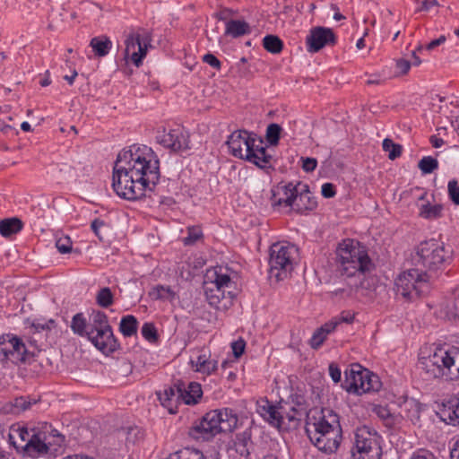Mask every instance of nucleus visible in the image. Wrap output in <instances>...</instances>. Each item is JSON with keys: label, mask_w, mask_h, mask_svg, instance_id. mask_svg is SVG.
<instances>
[{"label": "nucleus", "mask_w": 459, "mask_h": 459, "mask_svg": "<svg viewBox=\"0 0 459 459\" xmlns=\"http://www.w3.org/2000/svg\"><path fill=\"white\" fill-rule=\"evenodd\" d=\"M281 127L280 125L273 123L270 124L266 128L265 138L267 143L275 146L279 143V140L281 137Z\"/></svg>", "instance_id": "nucleus-44"}, {"label": "nucleus", "mask_w": 459, "mask_h": 459, "mask_svg": "<svg viewBox=\"0 0 459 459\" xmlns=\"http://www.w3.org/2000/svg\"><path fill=\"white\" fill-rule=\"evenodd\" d=\"M25 452L30 457L48 454L51 450L48 444L41 440L38 434H33L25 446Z\"/></svg>", "instance_id": "nucleus-29"}, {"label": "nucleus", "mask_w": 459, "mask_h": 459, "mask_svg": "<svg viewBox=\"0 0 459 459\" xmlns=\"http://www.w3.org/2000/svg\"><path fill=\"white\" fill-rule=\"evenodd\" d=\"M443 207L441 204L431 205L430 204H423L420 210V215L428 220L441 217Z\"/></svg>", "instance_id": "nucleus-41"}, {"label": "nucleus", "mask_w": 459, "mask_h": 459, "mask_svg": "<svg viewBox=\"0 0 459 459\" xmlns=\"http://www.w3.org/2000/svg\"><path fill=\"white\" fill-rule=\"evenodd\" d=\"M336 37L330 28L315 27L311 29L309 35L307 36V50L309 53H316L328 45H334Z\"/></svg>", "instance_id": "nucleus-17"}, {"label": "nucleus", "mask_w": 459, "mask_h": 459, "mask_svg": "<svg viewBox=\"0 0 459 459\" xmlns=\"http://www.w3.org/2000/svg\"><path fill=\"white\" fill-rule=\"evenodd\" d=\"M251 33L249 23L241 20H230L226 22L225 35L233 39Z\"/></svg>", "instance_id": "nucleus-31"}, {"label": "nucleus", "mask_w": 459, "mask_h": 459, "mask_svg": "<svg viewBox=\"0 0 459 459\" xmlns=\"http://www.w3.org/2000/svg\"><path fill=\"white\" fill-rule=\"evenodd\" d=\"M255 141H257L255 134L247 130H236L228 137L226 143L234 157L245 160L246 149L254 146Z\"/></svg>", "instance_id": "nucleus-16"}, {"label": "nucleus", "mask_w": 459, "mask_h": 459, "mask_svg": "<svg viewBox=\"0 0 459 459\" xmlns=\"http://www.w3.org/2000/svg\"><path fill=\"white\" fill-rule=\"evenodd\" d=\"M37 400L30 396H20L13 399L12 406L13 412L20 413L30 410L32 404H36Z\"/></svg>", "instance_id": "nucleus-38"}, {"label": "nucleus", "mask_w": 459, "mask_h": 459, "mask_svg": "<svg viewBox=\"0 0 459 459\" xmlns=\"http://www.w3.org/2000/svg\"><path fill=\"white\" fill-rule=\"evenodd\" d=\"M337 325L338 322H327L319 328H317L314 332L309 341L311 348L315 350L320 348L321 345L324 343L325 340L326 339L327 335L333 333Z\"/></svg>", "instance_id": "nucleus-30"}, {"label": "nucleus", "mask_w": 459, "mask_h": 459, "mask_svg": "<svg viewBox=\"0 0 459 459\" xmlns=\"http://www.w3.org/2000/svg\"><path fill=\"white\" fill-rule=\"evenodd\" d=\"M157 141L160 144L163 145L175 152H179L190 149L189 146V134L183 128L177 127L169 129V131L163 130L157 135Z\"/></svg>", "instance_id": "nucleus-15"}, {"label": "nucleus", "mask_w": 459, "mask_h": 459, "mask_svg": "<svg viewBox=\"0 0 459 459\" xmlns=\"http://www.w3.org/2000/svg\"><path fill=\"white\" fill-rule=\"evenodd\" d=\"M299 186L300 191L297 201V212L303 213L307 211L315 210L317 206V201L310 192L308 185L299 182Z\"/></svg>", "instance_id": "nucleus-25"}, {"label": "nucleus", "mask_w": 459, "mask_h": 459, "mask_svg": "<svg viewBox=\"0 0 459 459\" xmlns=\"http://www.w3.org/2000/svg\"><path fill=\"white\" fill-rule=\"evenodd\" d=\"M85 325L82 326L87 333H94L98 329L102 328L105 325H108V316L101 310L93 309L88 318L84 316Z\"/></svg>", "instance_id": "nucleus-27"}, {"label": "nucleus", "mask_w": 459, "mask_h": 459, "mask_svg": "<svg viewBox=\"0 0 459 459\" xmlns=\"http://www.w3.org/2000/svg\"><path fill=\"white\" fill-rule=\"evenodd\" d=\"M306 433L310 441L325 454L335 453L342 438L339 416L330 409H321L308 418Z\"/></svg>", "instance_id": "nucleus-2"}, {"label": "nucleus", "mask_w": 459, "mask_h": 459, "mask_svg": "<svg viewBox=\"0 0 459 459\" xmlns=\"http://www.w3.org/2000/svg\"><path fill=\"white\" fill-rule=\"evenodd\" d=\"M263 47L272 54H280L283 48V42L278 36L270 34L263 39Z\"/></svg>", "instance_id": "nucleus-35"}, {"label": "nucleus", "mask_w": 459, "mask_h": 459, "mask_svg": "<svg viewBox=\"0 0 459 459\" xmlns=\"http://www.w3.org/2000/svg\"><path fill=\"white\" fill-rule=\"evenodd\" d=\"M358 290V284H346L344 287L334 289L329 292L332 299L338 298L341 299H351L354 297Z\"/></svg>", "instance_id": "nucleus-37"}, {"label": "nucleus", "mask_w": 459, "mask_h": 459, "mask_svg": "<svg viewBox=\"0 0 459 459\" xmlns=\"http://www.w3.org/2000/svg\"><path fill=\"white\" fill-rule=\"evenodd\" d=\"M354 320V314H352L351 311H342L338 317H336L334 320H332L331 322H338L340 323H347L351 324Z\"/></svg>", "instance_id": "nucleus-60"}, {"label": "nucleus", "mask_w": 459, "mask_h": 459, "mask_svg": "<svg viewBox=\"0 0 459 459\" xmlns=\"http://www.w3.org/2000/svg\"><path fill=\"white\" fill-rule=\"evenodd\" d=\"M186 231L187 236L183 238L185 246H193L204 238L203 230L198 225L187 227Z\"/></svg>", "instance_id": "nucleus-42"}, {"label": "nucleus", "mask_w": 459, "mask_h": 459, "mask_svg": "<svg viewBox=\"0 0 459 459\" xmlns=\"http://www.w3.org/2000/svg\"><path fill=\"white\" fill-rule=\"evenodd\" d=\"M298 255V248L287 242L273 243L270 247L269 273L271 277L281 281L293 270V264Z\"/></svg>", "instance_id": "nucleus-8"}, {"label": "nucleus", "mask_w": 459, "mask_h": 459, "mask_svg": "<svg viewBox=\"0 0 459 459\" xmlns=\"http://www.w3.org/2000/svg\"><path fill=\"white\" fill-rule=\"evenodd\" d=\"M441 419L447 424L459 425V392L443 400L439 408Z\"/></svg>", "instance_id": "nucleus-19"}, {"label": "nucleus", "mask_w": 459, "mask_h": 459, "mask_svg": "<svg viewBox=\"0 0 459 459\" xmlns=\"http://www.w3.org/2000/svg\"><path fill=\"white\" fill-rule=\"evenodd\" d=\"M422 369L434 379L459 382V348L437 347L429 357L420 361Z\"/></svg>", "instance_id": "nucleus-3"}, {"label": "nucleus", "mask_w": 459, "mask_h": 459, "mask_svg": "<svg viewBox=\"0 0 459 459\" xmlns=\"http://www.w3.org/2000/svg\"><path fill=\"white\" fill-rule=\"evenodd\" d=\"M283 415H284V425L282 426V429H292L299 427L300 421L305 418L306 416H299V412L294 411L293 409H290L289 411H286L283 409Z\"/></svg>", "instance_id": "nucleus-36"}, {"label": "nucleus", "mask_w": 459, "mask_h": 459, "mask_svg": "<svg viewBox=\"0 0 459 459\" xmlns=\"http://www.w3.org/2000/svg\"><path fill=\"white\" fill-rule=\"evenodd\" d=\"M451 459H459V437L455 441L450 451Z\"/></svg>", "instance_id": "nucleus-64"}, {"label": "nucleus", "mask_w": 459, "mask_h": 459, "mask_svg": "<svg viewBox=\"0 0 459 459\" xmlns=\"http://www.w3.org/2000/svg\"><path fill=\"white\" fill-rule=\"evenodd\" d=\"M56 247L59 253L68 254L72 251L73 242L68 236H63L56 239Z\"/></svg>", "instance_id": "nucleus-50"}, {"label": "nucleus", "mask_w": 459, "mask_h": 459, "mask_svg": "<svg viewBox=\"0 0 459 459\" xmlns=\"http://www.w3.org/2000/svg\"><path fill=\"white\" fill-rule=\"evenodd\" d=\"M415 260L418 265L436 271L451 260V251L446 249L444 243L432 238L420 243Z\"/></svg>", "instance_id": "nucleus-10"}, {"label": "nucleus", "mask_w": 459, "mask_h": 459, "mask_svg": "<svg viewBox=\"0 0 459 459\" xmlns=\"http://www.w3.org/2000/svg\"><path fill=\"white\" fill-rule=\"evenodd\" d=\"M286 190L289 191V196L286 198H271V203L273 207L280 206H288L292 207L295 212H297V201L299 196V182L294 184L293 182H289L286 184Z\"/></svg>", "instance_id": "nucleus-26"}, {"label": "nucleus", "mask_w": 459, "mask_h": 459, "mask_svg": "<svg viewBox=\"0 0 459 459\" xmlns=\"http://www.w3.org/2000/svg\"><path fill=\"white\" fill-rule=\"evenodd\" d=\"M245 347L246 342L242 338H239L238 341L233 342L231 343V348L234 356L236 358H239L244 353Z\"/></svg>", "instance_id": "nucleus-56"}, {"label": "nucleus", "mask_w": 459, "mask_h": 459, "mask_svg": "<svg viewBox=\"0 0 459 459\" xmlns=\"http://www.w3.org/2000/svg\"><path fill=\"white\" fill-rule=\"evenodd\" d=\"M321 194L325 198L333 197L336 195L335 186L332 183L323 184Z\"/></svg>", "instance_id": "nucleus-59"}, {"label": "nucleus", "mask_w": 459, "mask_h": 459, "mask_svg": "<svg viewBox=\"0 0 459 459\" xmlns=\"http://www.w3.org/2000/svg\"><path fill=\"white\" fill-rule=\"evenodd\" d=\"M84 325V314L82 312L75 314L70 325L74 333L87 338L103 354L108 355L119 349V342L114 335L110 324L105 325L102 328L95 331L94 333H87L82 327Z\"/></svg>", "instance_id": "nucleus-6"}, {"label": "nucleus", "mask_w": 459, "mask_h": 459, "mask_svg": "<svg viewBox=\"0 0 459 459\" xmlns=\"http://www.w3.org/2000/svg\"><path fill=\"white\" fill-rule=\"evenodd\" d=\"M204 291L206 298L207 302L212 307H219L220 303L224 299H229L230 301L233 299L234 295L231 290H227L219 286H214V284L210 283L209 281H204Z\"/></svg>", "instance_id": "nucleus-23"}, {"label": "nucleus", "mask_w": 459, "mask_h": 459, "mask_svg": "<svg viewBox=\"0 0 459 459\" xmlns=\"http://www.w3.org/2000/svg\"><path fill=\"white\" fill-rule=\"evenodd\" d=\"M238 419L233 410L223 408L206 412L189 428L188 435L195 440H209L221 432H230Z\"/></svg>", "instance_id": "nucleus-4"}, {"label": "nucleus", "mask_w": 459, "mask_h": 459, "mask_svg": "<svg viewBox=\"0 0 459 459\" xmlns=\"http://www.w3.org/2000/svg\"><path fill=\"white\" fill-rule=\"evenodd\" d=\"M290 409L299 412V416H306V423L308 422L310 416H315L318 409L308 410V404L306 397L303 394L294 393L290 395Z\"/></svg>", "instance_id": "nucleus-28"}, {"label": "nucleus", "mask_w": 459, "mask_h": 459, "mask_svg": "<svg viewBox=\"0 0 459 459\" xmlns=\"http://www.w3.org/2000/svg\"><path fill=\"white\" fill-rule=\"evenodd\" d=\"M90 46L92 48L96 56H105L109 53L112 48V42L108 37L103 35L92 38Z\"/></svg>", "instance_id": "nucleus-33"}, {"label": "nucleus", "mask_w": 459, "mask_h": 459, "mask_svg": "<svg viewBox=\"0 0 459 459\" xmlns=\"http://www.w3.org/2000/svg\"><path fill=\"white\" fill-rule=\"evenodd\" d=\"M152 32L145 29L141 28L136 32L129 33L125 40V59H129L136 67H140L148 49L152 48Z\"/></svg>", "instance_id": "nucleus-12"}, {"label": "nucleus", "mask_w": 459, "mask_h": 459, "mask_svg": "<svg viewBox=\"0 0 459 459\" xmlns=\"http://www.w3.org/2000/svg\"><path fill=\"white\" fill-rule=\"evenodd\" d=\"M382 147L384 152H388V158L391 160H394L402 155L403 146L399 143H395L390 138L384 139Z\"/></svg>", "instance_id": "nucleus-40"}, {"label": "nucleus", "mask_w": 459, "mask_h": 459, "mask_svg": "<svg viewBox=\"0 0 459 459\" xmlns=\"http://www.w3.org/2000/svg\"><path fill=\"white\" fill-rule=\"evenodd\" d=\"M344 382L342 386L349 393L361 395L366 393L377 392L382 383L377 375L358 363L350 365L344 371Z\"/></svg>", "instance_id": "nucleus-7"}, {"label": "nucleus", "mask_w": 459, "mask_h": 459, "mask_svg": "<svg viewBox=\"0 0 459 459\" xmlns=\"http://www.w3.org/2000/svg\"><path fill=\"white\" fill-rule=\"evenodd\" d=\"M301 160H302V169L306 172H313L317 166V160L315 158L301 157Z\"/></svg>", "instance_id": "nucleus-54"}, {"label": "nucleus", "mask_w": 459, "mask_h": 459, "mask_svg": "<svg viewBox=\"0 0 459 459\" xmlns=\"http://www.w3.org/2000/svg\"><path fill=\"white\" fill-rule=\"evenodd\" d=\"M256 412L274 428L281 429L284 425L283 407L274 405L266 397L257 400Z\"/></svg>", "instance_id": "nucleus-18"}, {"label": "nucleus", "mask_w": 459, "mask_h": 459, "mask_svg": "<svg viewBox=\"0 0 459 459\" xmlns=\"http://www.w3.org/2000/svg\"><path fill=\"white\" fill-rule=\"evenodd\" d=\"M34 352L30 351L22 339L13 333L0 335V364L6 368L9 363L15 366L30 364Z\"/></svg>", "instance_id": "nucleus-9"}, {"label": "nucleus", "mask_w": 459, "mask_h": 459, "mask_svg": "<svg viewBox=\"0 0 459 459\" xmlns=\"http://www.w3.org/2000/svg\"><path fill=\"white\" fill-rule=\"evenodd\" d=\"M438 2L437 0H423L420 6L417 9V12H428L433 6H437Z\"/></svg>", "instance_id": "nucleus-63"}, {"label": "nucleus", "mask_w": 459, "mask_h": 459, "mask_svg": "<svg viewBox=\"0 0 459 459\" xmlns=\"http://www.w3.org/2000/svg\"><path fill=\"white\" fill-rule=\"evenodd\" d=\"M230 269L224 266H215L212 269L207 270L205 274V280L209 281L210 283L214 284V286H219L227 290H230L234 288V281H232L230 273Z\"/></svg>", "instance_id": "nucleus-21"}, {"label": "nucleus", "mask_w": 459, "mask_h": 459, "mask_svg": "<svg viewBox=\"0 0 459 459\" xmlns=\"http://www.w3.org/2000/svg\"><path fill=\"white\" fill-rule=\"evenodd\" d=\"M96 303L104 308H107L113 305L114 295L108 287H103L99 290L96 294Z\"/></svg>", "instance_id": "nucleus-39"}, {"label": "nucleus", "mask_w": 459, "mask_h": 459, "mask_svg": "<svg viewBox=\"0 0 459 459\" xmlns=\"http://www.w3.org/2000/svg\"><path fill=\"white\" fill-rule=\"evenodd\" d=\"M411 62L405 59H398L396 61V67L400 70L403 74H406L411 68Z\"/></svg>", "instance_id": "nucleus-62"}, {"label": "nucleus", "mask_w": 459, "mask_h": 459, "mask_svg": "<svg viewBox=\"0 0 459 459\" xmlns=\"http://www.w3.org/2000/svg\"><path fill=\"white\" fill-rule=\"evenodd\" d=\"M336 268L342 276L364 274L372 268V262L365 247L359 241L345 239L336 249Z\"/></svg>", "instance_id": "nucleus-5"}, {"label": "nucleus", "mask_w": 459, "mask_h": 459, "mask_svg": "<svg viewBox=\"0 0 459 459\" xmlns=\"http://www.w3.org/2000/svg\"><path fill=\"white\" fill-rule=\"evenodd\" d=\"M245 160L266 173L275 169L274 165L277 161L274 156L270 153L268 147L264 145L263 139L258 136L257 141L254 143V146L246 149Z\"/></svg>", "instance_id": "nucleus-14"}, {"label": "nucleus", "mask_w": 459, "mask_h": 459, "mask_svg": "<svg viewBox=\"0 0 459 459\" xmlns=\"http://www.w3.org/2000/svg\"><path fill=\"white\" fill-rule=\"evenodd\" d=\"M143 431L142 429L134 426L127 429L126 432V442L127 443H136L143 438Z\"/></svg>", "instance_id": "nucleus-51"}, {"label": "nucleus", "mask_w": 459, "mask_h": 459, "mask_svg": "<svg viewBox=\"0 0 459 459\" xmlns=\"http://www.w3.org/2000/svg\"><path fill=\"white\" fill-rule=\"evenodd\" d=\"M138 320L133 315L124 316L119 324V331L125 337H132L137 333Z\"/></svg>", "instance_id": "nucleus-34"}, {"label": "nucleus", "mask_w": 459, "mask_h": 459, "mask_svg": "<svg viewBox=\"0 0 459 459\" xmlns=\"http://www.w3.org/2000/svg\"><path fill=\"white\" fill-rule=\"evenodd\" d=\"M329 375L334 383H338L342 378V371L336 363H330Z\"/></svg>", "instance_id": "nucleus-58"}, {"label": "nucleus", "mask_w": 459, "mask_h": 459, "mask_svg": "<svg viewBox=\"0 0 459 459\" xmlns=\"http://www.w3.org/2000/svg\"><path fill=\"white\" fill-rule=\"evenodd\" d=\"M180 392L178 381L173 386L166 388L163 393L157 394L161 405L167 408L170 414H176L178 411V406L182 396Z\"/></svg>", "instance_id": "nucleus-22"}, {"label": "nucleus", "mask_w": 459, "mask_h": 459, "mask_svg": "<svg viewBox=\"0 0 459 459\" xmlns=\"http://www.w3.org/2000/svg\"><path fill=\"white\" fill-rule=\"evenodd\" d=\"M422 174H430L438 168V161L431 156L423 157L418 164Z\"/></svg>", "instance_id": "nucleus-46"}, {"label": "nucleus", "mask_w": 459, "mask_h": 459, "mask_svg": "<svg viewBox=\"0 0 459 459\" xmlns=\"http://www.w3.org/2000/svg\"><path fill=\"white\" fill-rule=\"evenodd\" d=\"M234 448L241 458L252 459V455L255 454V445L252 440L251 429H247L243 432L236 434Z\"/></svg>", "instance_id": "nucleus-20"}, {"label": "nucleus", "mask_w": 459, "mask_h": 459, "mask_svg": "<svg viewBox=\"0 0 459 459\" xmlns=\"http://www.w3.org/2000/svg\"><path fill=\"white\" fill-rule=\"evenodd\" d=\"M56 325V322L54 319H49L48 322L42 323L39 320H34L31 323V327L35 329L36 332H41L45 330H50L52 327H54Z\"/></svg>", "instance_id": "nucleus-52"}, {"label": "nucleus", "mask_w": 459, "mask_h": 459, "mask_svg": "<svg viewBox=\"0 0 459 459\" xmlns=\"http://www.w3.org/2000/svg\"><path fill=\"white\" fill-rule=\"evenodd\" d=\"M203 61L206 64H208L210 66L216 70H221V62L213 55L211 53H207L203 56Z\"/></svg>", "instance_id": "nucleus-53"}, {"label": "nucleus", "mask_w": 459, "mask_h": 459, "mask_svg": "<svg viewBox=\"0 0 459 459\" xmlns=\"http://www.w3.org/2000/svg\"><path fill=\"white\" fill-rule=\"evenodd\" d=\"M176 459H205L204 454L195 448H185L175 455ZM170 459H175L171 457Z\"/></svg>", "instance_id": "nucleus-47"}, {"label": "nucleus", "mask_w": 459, "mask_h": 459, "mask_svg": "<svg viewBox=\"0 0 459 459\" xmlns=\"http://www.w3.org/2000/svg\"><path fill=\"white\" fill-rule=\"evenodd\" d=\"M352 456L357 459H380L381 447L378 443V436L369 427L363 426L355 432V445Z\"/></svg>", "instance_id": "nucleus-13"}, {"label": "nucleus", "mask_w": 459, "mask_h": 459, "mask_svg": "<svg viewBox=\"0 0 459 459\" xmlns=\"http://www.w3.org/2000/svg\"><path fill=\"white\" fill-rule=\"evenodd\" d=\"M204 366V367L202 369H200V372L210 375L217 369V361L211 360L207 358L205 364Z\"/></svg>", "instance_id": "nucleus-61"}, {"label": "nucleus", "mask_w": 459, "mask_h": 459, "mask_svg": "<svg viewBox=\"0 0 459 459\" xmlns=\"http://www.w3.org/2000/svg\"><path fill=\"white\" fill-rule=\"evenodd\" d=\"M375 413L385 420L386 426H392L394 423V419L390 411L385 406L377 405L374 408Z\"/></svg>", "instance_id": "nucleus-48"}, {"label": "nucleus", "mask_w": 459, "mask_h": 459, "mask_svg": "<svg viewBox=\"0 0 459 459\" xmlns=\"http://www.w3.org/2000/svg\"><path fill=\"white\" fill-rule=\"evenodd\" d=\"M447 194L453 204L459 205V183L456 179L449 180L447 184Z\"/></svg>", "instance_id": "nucleus-49"}, {"label": "nucleus", "mask_w": 459, "mask_h": 459, "mask_svg": "<svg viewBox=\"0 0 459 459\" xmlns=\"http://www.w3.org/2000/svg\"><path fill=\"white\" fill-rule=\"evenodd\" d=\"M149 296L154 300L167 299L173 298L174 292L169 286L157 285L150 290Z\"/></svg>", "instance_id": "nucleus-43"}, {"label": "nucleus", "mask_w": 459, "mask_h": 459, "mask_svg": "<svg viewBox=\"0 0 459 459\" xmlns=\"http://www.w3.org/2000/svg\"><path fill=\"white\" fill-rule=\"evenodd\" d=\"M141 333L151 343H156L159 341V334L153 323H144L142 326Z\"/></svg>", "instance_id": "nucleus-45"}, {"label": "nucleus", "mask_w": 459, "mask_h": 459, "mask_svg": "<svg viewBox=\"0 0 459 459\" xmlns=\"http://www.w3.org/2000/svg\"><path fill=\"white\" fill-rule=\"evenodd\" d=\"M160 178V160L149 147L131 146L121 151L116 160L112 187L121 198L134 201L153 191Z\"/></svg>", "instance_id": "nucleus-1"}, {"label": "nucleus", "mask_w": 459, "mask_h": 459, "mask_svg": "<svg viewBox=\"0 0 459 459\" xmlns=\"http://www.w3.org/2000/svg\"><path fill=\"white\" fill-rule=\"evenodd\" d=\"M65 437L62 434H56L54 435L53 441H48V444L49 446V448H51V446H54L55 447L53 448V450L55 452H57L59 448L65 446Z\"/></svg>", "instance_id": "nucleus-57"}, {"label": "nucleus", "mask_w": 459, "mask_h": 459, "mask_svg": "<svg viewBox=\"0 0 459 459\" xmlns=\"http://www.w3.org/2000/svg\"><path fill=\"white\" fill-rule=\"evenodd\" d=\"M22 227V221L16 217L4 219L0 221V234L4 238H8L20 232Z\"/></svg>", "instance_id": "nucleus-32"}, {"label": "nucleus", "mask_w": 459, "mask_h": 459, "mask_svg": "<svg viewBox=\"0 0 459 459\" xmlns=\"http://www.w3.org/2000/svg\"><path fill=\"white\" fill-rule=\"evenodd\" d=\"M271 192V198H286L289 196V191L286 190V184H278V186L273 188Z\"/></svg>", "instance_id": "nucleus-55"}, {"label": "nucleus", "mask_w": 459, "mask_h": 459, "mask_svg": "<svg viewBox=\"0 0 459 459\" xmlns=\"http://www.w3.org/2000/svg\"><path fill=\"white\" fill-rule=\"evenodd\" d=\"M180 388V403L194 405L198 403L203 395L201 385L197 382H190L186 385L183 381L178 380Z\"/></svg>", "instance_id": "nucleus-24"}, {"label": "nucleus", "mask_w": 459, "mask_h": 459, "mask_svg": "<svg viewBox=\"0 0 459 459\" xmlns=\"http://www.w3.org/2000/svg\"><path fill=\"white\" fill-rule=\"evenodd\" d=\"M396 293L406 299L426 295L430 290L429 276L419 269H410L403 272L395 280Z\"/></svg>", "instance_id": "nucleus-11"}]
</instances>
